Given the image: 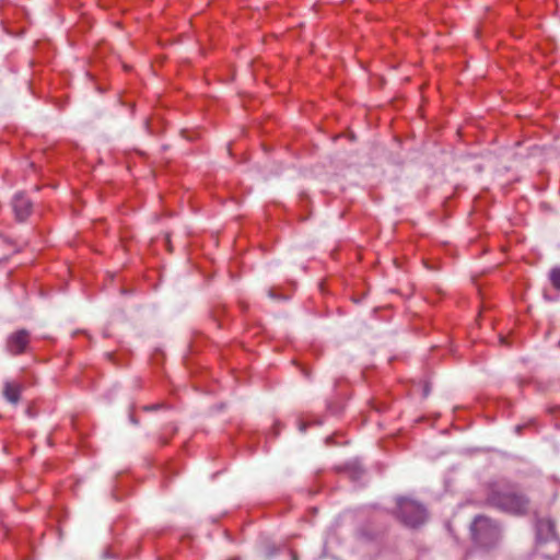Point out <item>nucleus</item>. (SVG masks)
I'll list each match as a JSON object with an SVG mask.
<instances>
[{"label": "nucleus", "instance_id": "obj_8", "mask_svg": "<svg viewBox=\"0 0 560 560\" xmlns=\"http://www.w3.org/2000/svg\"><path fill=\"white\" fill-rule=\"evenodd\" d=\"M549 280L555 289L560 290V268L559 267H556L550 270Z\"/></svg>", "mask_w": 560, "mask_h": 560}, {"label": "nucleus", "instance_id": "obj_9", "mask_svg": "<svg viewBox=\"0 0 560 560\" xmlns=\"http://www.w3.org/2000/svg\"><path fill=\"white\" fill-rule=\"evenodd\" d=\"M269 296H270L271 299H278V298H280V295H278V294L275 292V290H273V289L269 290Z\"/></svg>", "mask_w": 560, "mask_h": 560}, {"label": "nucleus", "instance_id": "obj_4", "mask_svg": "<svg viewBox=\"0 0 560 560\" xmlns=\"http://www.w3.org/2000/svg\"><path fill=\"white\" fill-rule=\"evenodd\" d=\"M398 515L401 522L410 527H417L427 518L425 509L413 500L401 498L397 501Z\"/></svg>", "mask_w": 560, "mask_h": 560}, {"label": "nucleus", "instance_id": "obj_10", "mask_svg": "<svg viewBox=\"0 0 560 560\" xmlns=\"http://www.w3.org/2000/svg\"><path fill=\"white\" fill-rule=\"evenodd\" d=\"M300 430L302 432H304L306 430V423L305 422H303V421L300 422Z\"/></svg>", "mask_w": 560, "mask_h": 560}, {"label": "nucleus", "instance_id": "obj_7", "mask_svg": "<svg viewBox=\"0 0 560 560\" xmlns=\"http://www.w3.org/2000/svg\"><path fill=\"white\" fill-rule=\"evenodd\" d=\"M21 386L18 383L7 382L4 384V397L8 401L12 404H18L20 400Z\"/></svg>", "mask_w": 560, "mask_h": 560}, {"label": "nucleus", "instance_id": "obj_6", "mask_svg": "<svg viewBox=\"0 0 560 560\" xmlns=\"http://www.w3.org/2000/svg\"><path fill=\"white\" fill-rule=\"evenodd\" d=\"M13 210L18 220H25L31 213L32 203L23 194H16L12 201Z\"/></svg>", "mask_w": 560, "mask_h": 560}, {"label": "nucleus", "instance_id": "obj_2", "mask_svg": "<svg viewBox=\"0 0 560 560\" xmlns=\"http://www.w3.org/2000/svg\"><path fill=\"white\" fill-rule=\"evenodd\" d=\"M536 549L538 553L547 559H552L560 553V541L551 520H538L536 524Z\"/></svg>", "mask_w": 560, "mask_h": 560}, {"label": "nucleus", "instance_id": "obj_1", "mask_svg": "<svg viewBox=\"0 0 560 560\" xmlns=\"http://www.w3.org/2000/svg\"><path fill=\"white\" fill-rule=\"evenodd\" d=\"M487 501L490 505L513 514L523 515L529 511V499L516 487L505 482L490 485Z\"/></svg>", "mask_w": 560, "mask_h": 560}, {"label": "nucleus", "instance_id": "obj_11", "mask_svg": "<svg viewBox=\"0 0 560 560\" xmlns=\"http://www.w3.org/2000/svg\"><path fill=\"white\" fill-rule=\"evenodd\" d=\"M232 560H238V558H234V559H232Z\"/></svg>", "mask_w": 560, "mask_h": 560}, {"label": "nucleus", "instance_id": "obj_5", "mask_svg": "<svg viewBox=\"0 0 560 560\" xmlns=\"http://www.w3.org/2000/svg\"><path fill=\"white\" fill-rule=\"evenodd\" d=\"M30 341V334L28 331L22 329L19 331L13 332L7 341V348L8 351L13 354H20L24 352Z\"/></svg>", "mask_w": 560, "mask_h": 560}, {"label": "nucleus", "instance_id": "obj_3", "mask_svg": "<svg viewBox=\"0 0 560 560\" xmlns=\"http://www.w3.org/2000/svg\"><path fill=\"white\" fill-rule=\"evenodd\" d=\"M470 529L474 541L482 548L494 546L500 538L498 525L485 516H477Z\"/></svg>", "mask_w": 560, "mask_h": 560}]
</instances>
